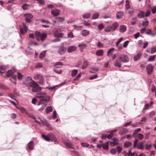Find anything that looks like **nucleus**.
Wrapping results in <instances>:
<instances>
[{
    "label": "nucleus",
    "instance_id": "nucleus-1",
    "mask_svg": "<svg viewBox=\"0 0 156 156\" xmlns=\"http://www.w3.org/2000/svg\"><path fill=\"white\" fill-rule=\"evenodd\" d=\"M26 80L27 81L31 80V82H29V85L30 87H32V90L33 92H36L41 90L42 88L40 87L35 81L33 80L31 77L30 76L27 77Z\"/></svg>",
    "mask_w": 156,
    "mask_h": 156
},
{
    "label": "nucleus",
    "instance_id": "nucleus-2",
    "mask_svg": "<svg viewBox=\"0 0 156 156\" xmlns=\"http://www.w3.org/2000/svg\"><path fill=\"white\" fill-rule=\"evenodd\" d=\"M50 101V97L48 95L46 96L45 97L43 98L38 102L37 105H39L41 104L47 103Z\"/></svg>",
    "mask_w": 156,
    "mask_h": 156
},
{
    "label": "nucleus",
    "instance_id": "nucleus-3",
    "mask_svg": "<svg viewBox=\"0 0 156 156\" xmlns=\"http://www.w3.org/2000/svg\"><path fill=\"white\" fill-rule=\"evenodd\" d=\"M23 16L25 17V20L27 23H30L31 22V19L33 17L32 15L30 14L25 13L23 15Z\"/></svg>",
    "mask_w": 156,
    "mask_h": 156
},
{
    "label": "nucleus",
    "instance_id": "nucleus-4",
    "mask_svg": "<svg viewBox=\"0 0 156 156\" xmlns=\"http://www.w3.org/2000/svg\"><path fill=\"white\" fill-rule=\"evenodd\" d=\"M119 58L120 61L126 63L129 61L127 55L125 54H122L120 55Z\"/></svg>",
    "mask_w": 156,
    "mask_h": 156
},
{
    "label": "nucleus",
    "instance_id": "nucleus-5",
    "mask_svg": "<svg viewBox=\"0 0 156 156\" xmlns=\"http://www.w3.org/2000/svg\"><path fill=\"white\" fill-rule=\"evenodd\" d=\"M67 50V48L63 46H60L58 51V52L60 55H63Z\"/></svg>",
    "mask_w": 156,
    "mask_h": 156
},
{
    "label": "nucleus",
    "instance_id": "nucleus-6",
    "mask_svg": "<svg viewBox=\"0 0 156 156\" xmlns=\"http://www.w3.org/2000/svg\"><path fill=\"white\" fill-rule=\"evenodd\" d=\"M146 69L147 73L148 75H150L152 73L153 67L150 64L148 65L147 66Z\"/></svg>",
    "mask_w": 156,
    "mask_h": 156
},
{
    "label": "nucleus",
    "instance_id": "nucleus-7",
    "mask_svg": "<svg viewBox=\"0 0 156 156\" xmlns=\"http://www.w3.org/2000/svg\"><path fill=\"white\" fill-rule=\"evenodd\" d=\"M48 136L49 137L50 139H51L52 141L55 142L56 144H57L58 143L56 138L55 137V135L52 133H49L48 134Z\"/></svg>",
    "mask_w": 156,
    "mask_h": 156
},
{
    "label": "nucleus",
    "instance_id": "nucleus-8",
    "mask_svg": "<svg viewBox=\"0 0 156 156\" xmlns=\"http://www.w3.org/2000/svg\"><path fill=\"white\" fill-rule=\"evenodd\" d=\"M60 12V10L57 9H55L51 10V13L54 16H56L59 14Z\"/></svg>",
    "mask_w": 156,
    "mask_h": 156
},
{
    "label": "nucleus",
    "instance_id": "nucleus-9",
    "mask_svg": "<svg viewBox=\"0 0 156 156\" xmlns=\"http://www.w3.org/2000/svg\"><path fill=\"white\" fill-rule=\"evenodd\" d=\"M76 47L75 46H70L68 47L67 48V51L69 53L72 52L76 50Z\"/></svg>",
    "mask_w": 156,
    "mask_h": 156
},
{
    "label": "nucleus",
    "instance_id": "nucleus-10",
    "mask_svg": "<svg viewBox=\"0 0 156 156\" xmlns=\"http://www.w3.org/2000/svg\"><path fill=\"white\" fill-rule=\"evenodd\" d=\"M124 13L121 11L118 12L116 15V17L118 19H121L124 16Z\"/></svg>",
    "mask_w": 156,
    "mask_h": 156
},
{
    "label": "nucleus",
    "instance_id": "nucleus-11",
    "mask_svg": "<svg viewBox=\"0 0 156 156\" xmlns=\"http://www.w3.org/2000/svg\"><path fill=\"white\" fill-rule=\"evenodd\" d=\"M65 145L68 147V148L75 150V149L73 147L72 144L70 141H68L64 143Z\"/></svg>",
    "mask_w": 156,
    "mask_h": 156
},
{
    "label": "nucleus",
    "instance_id": "nucleus-12",
    "mask_svg": "<svg viewBox=\"0 0 156 156\" xmlns=\"http://www.w3.org/2000/svg\"><path fill=\"white\" fill-rule=\"evenodd\" d=\"M119 26L118 23L117 22H115L111 26L112 30V31H114Z\"/></svg>",
    "mask_w": 156,
    "mask_h": 156
},
{
    "label": "nucleus",
    "instance_id": "nucleus-13",
    "mask_svg": "<svg viewBox=\"0 0 156 156\" xmlns=\"http://www.w3.org/2000/svg\"><path fill=\"white\" fill-rule=\"evenodd\" d=\"M119 31L121 33H124L126 30V27L124 25H121L119 28Z\"/></svg>",
    "mask_w": 156,
    "mask_h": 156
},
{
    "label": "nucleus",
    "instance_id": "nucleus-14",
    "mask_svg": "<svg viewBox=\"0 0 156 156\" xmlns=\"http://www.w3.org/2000/svg\"><path fill=\"white\" fill-rule=\"evenodd\" d=\"M34 142L33 141H31L28 144V147L30 150H33L34 148Z\"/></svg>",
    "mask_w": 156,
    "mask_h": 156
},
{
    "label": "nucleus",
    "instance_id": "nucleus-15",
    "mask_svg": "<svg viewBox=\"0 0 156 156\" xmlns=\"http://www.w3.org/2000/svg\"><path fill=\"white\" fill-rule=\"evenodd\" d=\"M128 132V129H127L123 128L119 132V133L121 135H123L126 133Z\"/></svg>",
    "mask_w": 156,
    "mask_h": 156
},
{
    "label": "nucleus",
    "instance_id": "nucleus-16",
    "mask_svg": "<svg viewBox=\"0 0 156 156\" xmlns=\"http://www.w3.org/2000/svg\"><path fill=\"white\" fill-rule=\"evenodd\" d=\"M56 20L54 21V23H55L56 22L61 23L63 22L65 20V19L61 17H58L55 18Z\"/></svg>",
    "mask_w": 156,
    "mask_h": 156
},
{
    "label": "nucleus",
    "instance_id": "nucleus-17",
    "mask_svg": "<svg viewBox=\"0 0 156 156\" xmlns=\"http://www.w3.org/2000/svg\"><path fill=\"white\" fill-rule=\"evenodd\" d=\"M14 73L12 70H9L6 73V75L7 77H11L14 75Z\"/></svg>",
    "mask_w": 156,
    "mask_h": 156
},
{
    "label": "nucleus",
    "instance_id": "nucleus-18",
    "mask_svg": "<svg viewBox=\"0 0 156 156\" xmlns=\"http://www.w3.org/2000/svg\"><path fill=\"white\" fill-rule=\"evenodd\" d=\"M141 56V54L140 52H138L137 54L133 57L134 60L136 61L140 58Z\"/></svg>",
    "mask_w": 156,
    "mask_h": 156
},
{
    "label": "nucleus",
    "instance_id": "nucleus-19",
    "mask_svg": "<svg viewBox=\"0 0 156 156\" xmlns=\"http://www.w3.org/2000/svg\"><path fill=\"white\" fill-rule=\"evenodd\" d=\"M104 51L102 49H99L96 52V55L98 56H101L103 55Z\"/></svg>",
    "mask_w": 156,
    "mask_h": 156
},
{
    "label": "nucleus",
    "instance_id": "nucleus-20",
    "mask_svg": "<svg viewBox=\"0 0 156 156\" xmlns=\"http://www.w3.org/2000/svg\"><path fill=\"white\" fill-rule=\"evenodd\" d=\"M88 66L89 64L88 63V62L86 60H84L83 62L81 69L83 70H84Z\"/></svg>",
    "mask_w": 156,
    "mask_h": 156
},
{
    "label": "nucleus",
    "instance_id": "nucleus-21",
    "mask_svg": "<svg viewBox=\"0 0 156 156\" xmlns=\"http://www.w3.org/2000/svg\"><path fill=\"white\" fill-rule=\"evenodd\" d=\"M89 31L86 30H83L81 31V34L83 36H86L89 34Z\"/></svg>",
    "mask_w": 156,
    "mask_h": 156
},
{
    "label": "nucleus",
    "instance_id": "nucleus-22",
    "mask_svg": "<svg viewBox=\"0 0 156 156\" xmlns=\"http://www.w3.org/2000/svg\"><path fill=\"white\" fill-rule=\"evenodd\" d=\"M114 48H112L109 49L107 53V55L109 57H111L112 56L113 53V51L114 50Z\"/></svg>",
    "mask_w": 156,
    "mask_h": 156
},
{
    "label": "nucleus",
    "instance_id": "nucleus-23",
    "mask_svg": "<svg viewBox=\"0 0 156 156\" xmlns=\"http://www.w3.org/2000/svg\"><path fill=\"white\" fill-rule=\"evenodd\" d=\"M38 119H39L43 123L45 124L47 126H50L49 123L44 118L39 117Z\"/></svg>",
    "mask_w": 156,
    "mask_h": 156
},
{
    "label": "nucleus",
    "instance_id": "nucleus-24",
    "mask_svg": "<svg viewBox=\"0 0 156 156\" xmlns=\"http://www.w3.org/2000/svg\"><path fill=\"white\" fill-rule=\"evenodd\" d=\"M132 145V143L130 142L126 141L123 144L124 147L125 148H126L130 147Z\"/></svg>",
    "mask_w": 156,
    "mask_h": 156
},
{
    "label": "nucleus",
    "instance_id": "nucleus-25",
    "mask_svg": "<svg viewBox=\"0 0 156 156\" xmlns=\"http://www.w3.org/2000/svg\"><path fill=\"white\" fill-rule=\"evenodd\" d=\"M144 12L142 11H141L138 14V17L140 18L141 19L144 17Z\"/></svg>",
    "mask_w": 156,
    "mask_h": 156
},
{
    "label": "nucleus",
    "instance_id": "nucleus-26",
    "mask_svg": "<svg viewBox=\"0 0 156 156\" xmlns=\"http://www.w3.org/2000/svg\"><path fill=\"white\" fill-rule=\"evenodd\" d=\"M144 20H145V22L143 21L142 23V25L143 27H147L149 25V21L147 20V19L146 18H145L144 19Z\"/></svg>",
    "mask_w": 156,
    "mask_h": 156
},
{
    "label": "nucleus",
    "instance_id": "nucleus-27",
    "mask_svg": "<svg viewBox=\"0 0 156 156\" xmlns=\"http://www.w3.org/2000/svg\"><path fill=\"white\" fill-rule=\"evenodd\" d=\"M46 94V93L44 92H42L37 94V97L39 98H43L45 95Z\"/></svg>",
    "mask_w": 156,
    "mask_h": 156
},
{
    "label": "nucleus",
    "instance_id": "nucleus-28",
    "mask_svg": "<svg viewBox=\"0 0 156 156\" xmlns=\"http://www.w3.org/2000/svg\"><path fill=\"white\" fill-rule=\"evenodd\" d=\"M46 52V50H44L40 53L39 55V58L40 59H42L44 57L45 55Z\"/></svg>",
    "mask_w": 156,
    "mask_h": 156
},
{
    "label": "nucleus",
    "instance_id": "nucleus-29",
    "mask_svg": "<svg viewBox=\"0 0 156 156\" xmlns=\"http://www.w3.org/2000/svg\"><path fill=\"white\" fill-rule=\"evenodd\" d=\"M19 109L22 113H25L27 114H28V111L25 108L21 107L19 108Z\"/></svg>",
    "mask_w": 156,
    "mask_h": 156
},
{
    "label": "nucleus",
    "instance_id": "nucleus-30",
    "mask_svg": "<svg viewBox=\"0 0 156 156\" xmlns=\"http://www.w3.org/2000/svg\"><path fill=\"white\" fill-rule=\"evenodd\" d=\"M144 144L143 142H141L139 144L138 146H137L136 148L140 150H143L144 148Z\"/></svg>",
    "mask_w": 156,
    "mask_h": 156
},
{
    "label": "nucleus",
    "instance_id": "nucleus-31",
    "mask_svg": "<svg viewBox=\"0 0 156 156\" xmlns=\"http://www.w3.org/2000/svg\"><path fill=\"white\" fill-rule=\"evenodd\" d=\"M91 15L89 13L83 14L82 15V17L84 19H88L90 18Z\"/></svg>",
    "mask_w": 156,
    "mask_h": 156
},
{
    "label": "nucleus",
    "instance_id": "nucleus-32",
    "mask_svg": "<svg viewBox=\"0 0 156 156\" xmlns=\"http://www.w3.org/2000/svg\"><path fill=\"white\" fill-rule=\"evenodd\" d=\"M109 141H107L106 144H103L102 147L104 150L108 149L109 147L108 142Z\"/></svg>",
    "mask_w": 156,
    "mask_h": 156
},
{
    "label": "nucleus",
    "instance_id": "nucleus-33",
    "mask_svg": "<svg viewBox=\"0 0 156 156\" xmlns=\"http://www.w3.org/2000/svg\"><path fill=\"white\" fill-rule=\"evenodd\" d=\"M52 108L51 106H48L46 108V112L47 114L52 112Z\"/></svg>",
    "mask_w": 156,
    "mask_h": 156
},
{
    "label": "nucleus",
    "instance_id": "nucleus-34",
    "mask_svg": "<svg viewBox=\"0 0 156 156\" xmlns=\"http://www.w3.org/2000/svg\"><path fill=\"white\" fill-rule=\"evenodd\" d=\"M114 66L115 67L120 68L121 67V64L118 60H117L114 64Z\"/></svg>",
    "mask_w": 156,
    "mask_h": 156
},
{
    "label": "nucleus",
    "instance_id": "nucleus-35",
    "mask_svg": "<svg viewBox=\"0 0 156 156\" xmlns=\"http://www.w3.org/2000/svg\"><path fill=\"white\" fill-rule=\"evenodd\" d=\"M41 136L46 141H49L50 140V138L48 136H46L43 134L41 135Z\"/></svg>",
    "mask_w": 156,
    "mask_h": 156
},
{
    "label": "nucleus",
    "instance_id": "nucleus-36",
    "mask_svg": "<svg viewBox=\"0 0 156 156\" xmlns=\"http://www.w3.org/2000/svg\"><path fill=\"white\" fill-rule=\"evenodd\" d=\"M47 35L46 33H43L41 36V41H44V39L46 38Z\"/></svg>",
    "mask_w": 156,
    "mask_h": 156
},
{
    "label": "nucleus",
    "instance_id": "nucleus-37",
    "mask_svg": "<svg viewBox=\"0 0 156 156\" xmlns=\"http://www.w3.org/2000/svg\"><path fill=\"white\" fill-rule=\"evenodd\" d=\"M41 22L42 23H46V24H51L49 21L48 20H46L44 19H42L41 20Z\"/></svg>",
    "mask_w": 156,
    "mask_h": 156
},
{
    "label": "nucleus",
    "instance_id": "nucleus-38",
    "mask_svg": "<svg viewBox=\"0 0 156 156\" xmlns=\"http://www.w3.org/2000/svg\"><path fill=\"white\" fill-rule=\"evenodd\" d=\"M156 52V46H154L152 47L151 48L150 53L153 54Z\"/></svg>",
    "mask_w": 156,
    "mask_h": 156
},
{
    "label": "nucleus",
    "instance_id": "nucleus-39",
    "mask_svg": "<svg viewBox=\"0 0 156 156\" xmlns=\"http://www.w3.org/2000/svg\"><path fill=\"white\" fill-rule=\"evenodd\" d=\"M99 13L98 12L94 13L92 16V19H96L98 18L99 17Z\"/></svg>",
    "mask_w": 156,
    "mask_h": 156
},
{
    "label": "nucleus",
    "instance_id": "nucleus-40",
    "mask_svg": "<svg viewBox=\"0 0 156 156\" xmlns=\"http://www.w3.org/2000/svg\"><path fill=\"white\" fill-rule=\"evenodd\" d=\"M86 45L85 44H79L78 45V46L80 47V50L82 51H83V50H82L81 49L85 48L86 47Z\"/></svg>",
    "mask_w": 156,
    "mask_h": 156
},
{
    "label": "nucleus",
    "instance_id": "nucleus-41",
    "mask_svg": "<svg viewBox=\"0 0 156 156\" xmlns=\"http://www.w3.org/2000/svg\"><path fill=\"white\" fill-rule=\"evenodd\" d=\"M126 9L127 10L129 9L130 8L129 2V0H126Z\"/></svg>",
    "mask_w": 156,
    "mask_h": 156
},
{
    "label": "nucleus",
    "instance_id": "nucleus-42",
    "mask_svg": "<svg viewBox=\"0 0 156 156\" xmlns=\"http://www.w3.org/2000/svg\"><path fill=\"white\" fill-rule=\"evenodd\" d=\"M78 72V70L77 69H74L72 71L71 73V76L72 77H74L77 74Z\"/></svg>",
    "mask_w": 156,
    "mask_h": 156
},
{
    "label": "nucleus",
    "instance_id": "nucleus-43",
    "mask_svg": "<svg viewBox=\"0 0 156 156\" xmlns=\"http://www.w3.org/2000/svg\"><path fill=\"white\" fill-rule=\"evenodd\" d=\"M63 65V63L61 62H58L56 63L54 65V66L56 68H60L59 66Z\"/></svg>",
    "mask_w": 156,
    "mask_h": 156
},
{
    "label": "nucleus",
    "instance_id": "nucleus-44",
    "mask_svg": "<svg viewBox=\"0 0 156 156\" xmlns=\"http://www.w3.org/2000/svg\"><path fill=\"white\" fill-rule=\"evenodd\" d=\"M156 57V55H153L151 56L148 58V61L149 62H151L153 61Z\"/></svg>",
    "mask_w": 156,
    "mask_h": 156
},
{
    "label": "nucleus",
    "instance_id": "nucleus-45",
    "mask_svg": "<svg viewBox=\"0 0 156 156\" xmlns=\"http://www.w3.org/2000/svg\"><path fill=\"white\" fill-rule=\"evenodd\" d=\"M152 144H146L145 145V148L146 150H150L152 147Z\"/></svg>",
    "mask_w": 156,
    "mask_h": 156
},
{
    "label": "nucleus",
    "instance_id": "nucleus-46",
    "mask_svg": "<svg viewBox=\"0 0 156 156\" xmlns=\"http://www.w3.org/2000/svg\"><path fill=\"white\" fill-rule=\"evenodd\" d=\"M29 5L27 4H25L22 6L23 9L24 10H27L28 9Z\"/></svg>",
    "mask_w": 156,
    "mask_h": 156
},
{
    "label": "nucleus",
    "instance_id": "nucleus-47",
    "mask_svg": "<svg viewBox=\"0 0 156 156\" xmlns=\"http://www.w3.org/2000/svg\"><path fill=\"white\" fill-rule=\"evenodd\" d=\"M111 27L110 26H108L105 29L104 31L106 32H110L112 30Z\"/></svg>",
    "mask_w": 156,
    "mask_h": 156
},
{
    "label": "nucleus",
    "instance_id": "nucleus-48",
    "mask_svg": "<svg viewBox=\"0 0 156 156\" xmlns=\"http://www.w3.org/2000/svg\"><path fill=\"white\" fill-rule=\"evenodd\" d=\"M20 33L22 35L24 34L27 32V31H26L24 29H23L22 27H20Z\"/></svg>",
    "mask_w": 156,
    "mask_h": 156
},
{
    "label": "nucleus",
    "instance_id": "nucleus-49",
    "mask_svg": "<svg viewBox=\"0 0 156 156\" xmlns=\"http://www.w3.org/2000/svg\"><path fill=\"white\" fill-rule=\"evenodd\" d=\"M146 64V62H142L140 65V67L141 69H144L145 67V65Z\"/></svg>",
    "mask_w": 156,
    "mask_h": 156
},
{
    "label": "nucleus",
    "instance_id": "nucleus-50",
    "mask_svg": "<svg viewBox=\"0 0 156 156\" xmlns=\"http://www.w3.org/2000/svg\"><path fill=\"white\" fill-rule=\"evenodd\" d=\"M17 78L19 80H22L23 79V75L22 74L19 72H18Z\"/></svg>",
    "mask_w": 156,
    "mask_h": 156
},
{
    "label": "nucleus",
    "instance_id": "nucleus-51",
    "mask_svg": "<svg viewBox=\"0 0 156 156\" xmlns=\"http://www.w3.org/2000/svg\"><path fill=\"white\" fill-rule=\"evenodd\" d=\"M63 35L64 34L63 33H60L55 35V36L57 38H61L63 37Z\"/></svg>",
    "mask_w": 156,
    "mask_h": 156
},
{
    "label": "nucleus",
    "instance_id": "nucleus-52",
    "mask_svg": "<svg viewBox=\"0 0 156 156\" xmlns=\"http://www.w3.org/2000/svg\"><path fill=\"white\" fill-rule=\"evenodd\" d=\"M110 152L112 154L114 155L116 153V151L115 148H113L111 149Z\"/></svg>",
    "mask_w": 156,
    "mask_h": 156
},
{
    "label": "nucleus",
    "instance_id": "nucleus-53",
    "mask_svg": "<svg viewBox=\"0 0 156 156\" xmlns=\"http://www.w3.org/2000/svg\"><path fill=\"white\" fill-rule=\"evenodd\" d=\"M116 149L118 154L120 153L122 150V148L119 146L116 147Z\"/></svg>",
    "mask_w": 156,
    "mask_h": 156
},
{
    "label": "nucleus",
    "instance_id": "nucleus-54",
    "mask_svg": "<svg viewBox=\"0 0 156 156\" xmlns=\"http://www.w3.org/2000/svg\"><path fill=\"white\" fill-rule=\"evenodd\" d=\"M150 106V105L149 104L147 103L146 104L143 108L142 112L144 111V110L148 109Z\"/></svg>",
    "mask_w": 156,
    "mask_h": 156
},
{
    "label": "nucleus",
    "instance_id": "nucleus-55",
    "mask_svg": "<svg viewBox=\"0 0 156 156\" xmlns=\"http://www.w3.org/2000/svg\"><path fill=\"white\" fill-rule=\"evenodd\" d=\"M35 36L36 37H40L41 35V33L38 31H36L34 33Z\"/></svg>",
    "mask_w": 156,
    "mask_h": 156
},
{
    "label": "nucleus",
    "instance_id": "nucleus-56",
    "mask_svg": "<svg viewBox=\"0 0 156 156\" xmlns=\"http://www.w3.org/2000/svg\"><path fill=\"white\" fill-rule=\"evenodd\" d=\"M67 35L68 38H73L74 37L73 33L71 32L68 33Z\"/></svg>",
    "mask_w": 156,
    "mask_h": 156
},
{
    "label": "nucleus",
    "instance_id": "nucleus-57",
    "mask_svg": "<svg viewBox=\"0 0 156 156\" xmlns=\"http://www.w3.org/2000/svg\"><path fill=\"white\" fill-rule=\"evenodd\" d=\"M54 71L56 73H57L58 74H61L62 72V70L60 69L59 70H58L56 69H53Z\"/></svg>",
    "mask_w": 156,
    "mask_h": 156
},
{
    "label": "nucleus",
    "instance_id": "nucleus-58",
    "mask_svg": "<svg viewBox=\"0 0 156 156\" xmlns=\"http://www.w3.org/2000/svg\"><path fill=\"white\" fill-rule=\"evenodd\" d=\"M104 26L101 23L99 24L98 26V30H102L104 28Z\"/></svg>",
    "mask_w": 156,
    "mask_h": 156
},
{
    "label": "nucleus",
    "instance_id": "nucleus-59",
    "mask_svg": "<svg viewBox=\"0 0 156 156\" xmlns=\"http://www.w3.org/2000/svg\"><path fill=\"white\" fill-rule=\"evenodd\" d=\"M113 135L114 133L111 131L110 133L107 135V138L108 139H111L113 137Z\"/></svg>",
    "mask_w": 156,
    "mask_h": 156
},
{
    "label": "nucleus",
    "instance_id": "nucleus-60",
    "mask_svg": "<svg viewBox=\"0 0 156 156\" xmlns=\"http://www.w3.org/2000/svg\"><path fill=\"white\" fill-rule=\"evenodd\" d=\"M81 144L83 147H87L89 146V144L87 143H81Z\"/></svg>",
    "mask_w": 156,
    "mask_h": 156
},
{
    "label": "nucleus",
    "instance_id": "nucleus-61",
    "mask_svg": "<svg viewBox=\"0 0 156 156\" xmlns=\"http://www.w3.org/2000/svg\"><path fill=\"white\" fill-rule=\"evenodd\" d=\"M122 40V37H121L119 39V40L116 42V47H118V46L119 45V44H120V42Z\"/></svg>",
    "mask_w": 156,
    "mask_h": 156
},
{
    "label": "nucleus",
    "instance_id": "nucleus-62",
    "mask_svg": "<svg viewBox=\"0 0 156 156\" xmlns=\"http://www.w3.org/2000/svg\"><path fill=\"white\" fill-rule=\"evenodd\" d=\"M42 65L40 63H37L35 66V68H40L42 67Z\"/></svg>",
    "mask_w": 156,
    "mask_h": 156
},
{
    "label": "nucleus",
    "instance_id": "nucleus-63",
    "mask_svg": "<svg viewBox=\"0 0 156 156\" xmlns=\"http://www.w3.org/2000/svg\"><path fill=\"white\" fill-rule=\"evenodd\" d=\"M41 76L39 74H37L36 76H34V78L35 80H38L41 77Z\"/></svg>",
    "mask_w": 156,
    "mask_h": 156
},
{
    "label": "nucleus",
    "instance_id": "nucleus-64",
    "mask_svg": "<svg viewBox=\"0 0 156 156\" xmlns=\"http://www.w3.org/2000/svg\"><path fill=\"white\" fill-rule=\"evenodd\" d=\"M153 14H154L156 12V6H154L151 9Z\"/></svg>",
    "mask_w": 156,
    "mask_h": 156
}]
</instances>
